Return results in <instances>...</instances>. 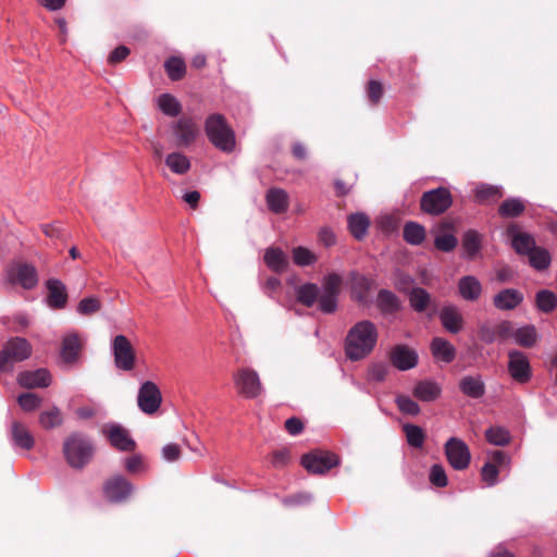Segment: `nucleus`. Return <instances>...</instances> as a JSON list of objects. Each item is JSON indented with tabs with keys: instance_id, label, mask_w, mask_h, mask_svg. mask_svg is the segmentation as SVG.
Here are the masks:
<instances>
[{
	"instance_id": "59",
	"label": "nucleus",
	"mask_w": 557,
	"mask_h": 557,
	"mask_svg": "<svg viewBox=\"0 0 557 557\" xmlns=\"http://www.w3.org/2000/svg\"><path fill=\"white\" fill-rule=\"evenodd\" d=\"M388 373V368L383 363H375L369 370L370 380L382 382Z\"/></svg>"
},
{
	"instance_id": "63",
	"label": "nucleus",
	"mask_w": 557,
	"mask_h": 557,
	"mask_svg": "<svg viewBox=\"0 0 557 557\" xmlns=\"http://www.w3.org/2000/svg\"><path fill=\"white\" fill-rule=\"evenodd\" d=\"M496 281L499 283H509L515 277V271L509 265H504L495 271Z\"/></svg>"
},
{
	"instance_id": "62",
	"label": "nucleus",
	"mask_w": 557,
	"mask_h": 557,
	"mask_svg": "<svg viewBox=\"0 0 557 557\" xmlns=\"http://www.w3.org/2000/svg\"><path fill=\"white\" fill-rule=\"evenodd\" d=\"M285 430L290 435H298L304 430V423L299 418L292 417L285 421Z\"/></svg>"
},
{
	"instance_id": "42",
	"label": "nucleus",
	"mask_w": 557,
	"mask_h": 557,
	"mask_svg": "<svg viewBox=\"0 0 557 557\" xmlns=\"http://www.w3.org/2000/svg\"><path fill=\"white\" fill-rule=\"evenodd\" d=\"M159 109L169 116H177L182 112V106L177 99L170 94H162L158 98Z\"/></svg>"
},
{
	"instance_id": "60",
	"label": "nucleus",
	"mask_w": 557,
	"mask_h": 557,
	"mask_svg": "<svg viewBox=\"0 0 557 557\" xmlns=\"http://www.w3.org/2000/svg\"><path fill=\"white\" fill-rule=\"evenodd\" d=\"M125 469L128 473H137L144 469L141 456L134 455L125 459Z\"/></svg>"
},
{
	"instance_id": "18",
	"label": "nucleus",
	"mask_w": 557,
	"mask_h": 557,
	"mask_svg": "<svg viewBox=\"0 0 557 557\" xmlns=\"http://www.w3.org/2000/svg\"><path fill=\"white\" fill-rule=\"evenodd\" d=\"M83 350V341L78 333L71 332L62 338L60 357L66 364H74L78 361Z\"/></svg>"
},
{
	"instance_id": "39",
	"label": "nucleus",
	"mask_w": 557,
	"mask_h": 557,
	"mask_svg": "<svg viewBox=\"0 0 557 557\" xmlns=\"http://www.w3.org/2000/svg\"><path fill=\"white\" fill-rule=\"evenodd\" d=\"M535 305L540 311L549 313L557 307V296L548 289H541L535 295Z\"/></svg>"
},
{
	"instance_id": "5",
	"label": "nucleus",
	"mask_w": 557,
	"mask_h": 557,
	"mask_svg": "<svg viewBox=\"0 0 557 557\" xmlns=\"http://www.w3.org/2000/svg\"><path fill=\"white\" fill-rule=\"evenodd\" d=\"M453 205V195L447 187L424 191L420 198V209L430 215H441Z\"/></svg>"
},
{
	"instance_id": "9",
	"label": "nucleus",
	"mask_w": 557,
	"mask_h": 557,
	"mask_svg": "<svg viewBox=\"0 0 557 557\" xmlns=\"http://www.w3.org/2000/svg\"><path fill=\"white\" fill-rule=\"evenodd\" d=\"M448 463L458 471L466 470L471 461V454L468 445L458 437H450L444 446Z\"/></svg>"
},
{
	"instance_id": "31",
	"label": "nucleus",
	"mask_w": 557,
	"mask_h": 557,
	"mask_svg": "<svg viewBox=\"0 0 557 557\" xmlns=\"http://www.w3.org/2000/svg\"><path fill=\"white\" fill-rule=\"evenodd\" d=\"M408 299L410 307L419 313L424 312L432 304L431 294L422 287H412L408 292Z\"/></svg>"
},
{
	"instance_id": "28",
	"label": "nucleus",
	"mask_w": 557,
	"mask_h": 557,
	"mask_svg": "<svg viewBox=\"0 0 557 557\" xmlns=\"http://www.w3.org/2000/svg\"><path fill=\"white\" fill-rule=\"evenodd\" d=\"M459 388L468 397L478 399L485 394V385L480 376H463L459 382Z\"/></svg>"
},
{
	"instance_id": "13",
	"label": "nucleus",
	"mask_w": 557,
	"mask_h": 557,
	"mask_svg": "<svg viewBox=\"0 0 557 557\" xmlns=\"http://www.w3.org/2000/svg\"><path fill=\"white\" fill-rule=\"evenodd\" d=\"M161 401V392L153 382L146 381L141 384L138 391L137 404L143 412L147 414L157 412L160 408Z\"/></svg>"
},
{
	"instance_id": "61",
	"label": "nucleus",
	"mask_w": 557,
	"mask_h": 557,
	"mask_svg": "<svg viewBox=\"0 0 557 557\" xmlns=\"http://www.w3.org/2000/svg\"><path fill=\"white\" fill-rule=\"evenodd\" d=\"M129 49L126 46H119L108 57L110 64H116L125 60L129 54Z\"/></svg>"
},
{
	"instance_id": "1",
	"label": "nucleus",
	"mask_w": 557,
	"mask_h": 557,
	"mask_svg": "<svg viewBox=\"0 0 557 557\" xmlns=\"http://www.w3.org/2000/svg\"><path fill=\"white\" fill-rule=\"evenodd\" d=\"M377 330L373 322L363 320L356 323L345 339V352L348 359L357 361L367 357L375 347Z\"/></svg>"
},
{
	"instance_id": "19",
	"label": "nucleus",
	"mask_w": 557,
	"mask_h": 557,
	"mask_svg": "<svg viewBox=\"0 0 557 557\" xmlns=\"http://www.w3.org/2000/svg\"><path fill=\"white\" fill-rule=\"evenodd\" d=\"M173 134L177 146H189L198 135V126L191 117L183 116L173 123Z\"/></svg>"
},
{
	"instance_id": "49",
	"label": "nucleus",
	"mask_w": 557,
	"mask_h": 557,
	"mask_svg": "<svg viewBox=\"0 0 557 557\" xmlns=\"http://www.w3.org/2000/svg\"><path fill=\"white\" fill-rule=\"evenodd\" d=\"M293 260L297 265H310L317 260L315 255L305 247H296L293 249Z\"/></svg>"
},
{
	"instance_id": "32",
	"label": "nucleus",
	"mask_w": 557,
	"mask_h": 557,
	"mask_svg": "<svg viewBox=\"0 0 557 557\" xmlns=\"http://www.w3.org/2000/svg\"><path fill=\"white\" fill-rule=\"evenodd\" d=\"M376 306L384 314H392L399 310L400 301L391 290L381 289L377 294Z\"/></svg>"
},
{
	"instance_id": "24",
	"label": "nucleus",
	"mask_w": 557,
	"mask_h": 557,
	"mask_svg": "<svg viewBox=\"0 0 557 557\" xmlns=\"http://www.w3.org/2000/svg\"><path fill=\"white\" fill-rule=\"evenodd\" d=\"M458 292L462 299L476 301L482 295V284L473 275H466L458 281Z\"/></svg>"
},
{
	"instance_id": "14",
	"label": "nucleus",
	"mask_w": 557,
	"mask_h": 557,
	"mask_svg": "<svg viewBox=\"0 0 557 557\" xmlns=\"http://www.w3.org/2000/svg\"><path fill=\"white\" fill-rule=\"evenodd\" d=\"M102 433L107 436L110 444L119 450L134 451L136 448V443L129 436L128 431L120 424H106L102 429Z\"/></svg>"
},
{
	"instance_id": "37",
	"label": "nucleus",
	"mask_w": 557,
	"mask_h": 557,
	"mask_svg": "<svg viewBox=\"0 0 557 557\" xmlns=\"http://www.w3.org/2000/svg\"><path fill=\"white\" fill-rule=\"evenodd\" d=\"M404 239L410 245H420L425 238V228L417 222H407L403 232Z\"/></svg>"
},
{
	"instance_id": "8",
	"label": "nucleus",
	"mask_w": 557,
	"mask_h": 557,
	"mask_svg": "<svg viewBox=\"0 0 557 557\" xmlns=\"http://www.w3.org/2000/svg\"><path fill=\"white\" fill-rule=\"evenodd\" d=\"M114 364L119 370L132 371L136 366V351L125 335H116L112 339Z\"/></svg>"
},
{
	"instance_id": "35",
	"label": "nucleus",
	"mask_w": 557,
	"mask_h": 557,
	"mask_svg": "<svg viewBox=\"0 0 557 557\" xmlns=\"http://www.w3.org/2000/svg\"><path fill=\"white\" fill-rule=\"evenodd\" d=\"M319 295L320 288L313 283L302 284L296 289L297 300L308 308H311L317 302Z\"/></svg>"
},
{
	"instance_id": "10",
	"label": "nucleus",
	"mask_w": 557,
	"mask_h": 557,
	"mask_svg": "<svg viewBox=\"0 0 557 557\" xmlns=\"http://www.w3.org/2000/svg\"><path fill=\"white\" fill-rule=\"evenodd\" d=\"M8 281L12 285H20L24 289L30 290L37 286L39 277L33 264L16 262L8 269Z\"/></svg>"
},
{
	"instance_id": "3",
	"label": "nucleus",
	"mask_w": 557,
	"mask_h": 557,
	"mask_svg": "<svg viewBox=\"0 0 557 557\" xmlns=\"http://www.w3.org/2000/svg\"><path fill=\"white\" fill-rule=\"evenodd\" d=\"M205 131L210 143L223 152H232L235 148V134L227 125L223 115L214 113L207 117Z\"/></svg>"
},
{
	"instance_id": "51",
	"label": "nucleus",
	"mask_w": 557,
	"mask_h": 557,
	"mask_svg": "<svg viewBox=\"0 0 557 557\" xmlns=\"http://www.w3.org/2000/svg\"><path fill=\"white\" fill-rule=\"evenodd\" d=\"M366 92L369 102L373 106H376L383 97L384 87L379 81L371 79L367 84Z\"/></svg>"
},
{
	"instance_id": "41",
	"label": "nucleus",
	"mask_w": 557,
	"mask_h": 557,
	"mask_svg": "<svg viewBox=\"0 0 557 557\" xmlns=\"http://www.w3.org/2000/svg\"><path fill=\"white\" fill-rule=\"evenodd\" d=\"M165 71L171 81H181L186 74V64L182 58L171 57L164 63Z\"/></svg>"
},
{
	"instance_id": "47",
	"label": "nucleus",
	"mask_w": 557,
	"mask_h": 557,
	"mask_svg": "<svg viewBox=\"0 0 557 557\" xmlns=\"http://www.w3.org/2000/svg\"><path fill=\"white\" fill-rule=\"evenodd\" d=\"M530 263L536 270H545L550 263L549 253L545 249L534 247L529 253Z\"/></svg>"
},
{
	"instance_id": "34",
	"label": "nucleus",
	"mask_w": 557,
	"mask_h": 557,
	"mask_svg": "<svg viewBox=\"0 0 557 557\" xmlns=\"http://www.w3.org/2000/svg\"><path fill=\"white\" fill-rule=\"evenodd\" d=\"M516 226L510 225L508 233L512 236V247L520 255H529L534 248V239L527 233H515Z\"/></svg>"
},
{
	"instance_id": "54",
	"label": "nucleus",
	"mask_w": 557,
	"mask_h": 557,
	"mask_svg": "<svg viewBox=\"0 0 557 557\" xmlns=\"http://www.w3.org/2000/svg\"><path fill=\"white\" fill-rule=\"evenodd\" d=\"M429 480L436 487H445L448 484L444 467L438 463L431 467Z\"/></svg>"
},
{
	"instance_id": "29",
	"label": "nucleus",
	"mask_w": 557,
	"mask_h": 557,
	"mask_svg": "<svg viewBox=\"0 0 557 557\" xmlns=\"http://www.w3.org/2000/svg\"><path fill=\"white\" fill-rule=\"evenodd\" d=\"M264 262L273 272L283 273L288 265V259L280 248L270 247L265 250Z\"/></svg>"
},
{
	"instance_id": "17",
	"label": "nucleus",
	"mask_w": 557,
	"mask_h": 557,
	"mask_svg": "<svg viewBox=\"0 0 557 557\" xmlns=\"http://www.w3.org/2000/svg\"><path fill=\"white\" fill-rule=\"evenodd\" d=\"M47 305L54 310L64 309L69 301L66 286L58 278H49L46 281Z\"/></svg>"
},
{
	"instance_id": "44",
	"label": "nucleus",
	"mask_w": 557,
	"mask_h": 557,
	"mask_svg": "<svg viewBox=\"0 0 557 557\" xmlns=\"http://www.w3.org/2000/svg\"><path fill=\"white\" fill-rule=\"evenodd\" d=\"M403 431L406 435L407 443L413 448H421L425 441V433L422 428L416 424H405Z\"/></svg>"
},
{
	"instance_id": "30",
	"label": "nucleus",
	"mask_w": 557,
	"mask_h": 557,
	"mask_svg": "<svg viewBox=\"0 0 557 557\" xmlns=\"http://www.w3.org/2000/svg\"><path fill=\"white\" fill-rule=\"evenodd\" d=\"M267 203L274 213H284L288 209V195L284 189L271 188L267 193Z\"/></svg>"
},
{
	"instance_id": "25",
	"label": "nucleus",
	"mask_w": 557,
	"mask_h": 557,
	"mask_svg": "<svg viewBox=\"0 0 557 557\" xmlns=\"http://www.w3.org/2000/svg\"><path fill=\"white\" fill-rule=\"evenodd\" d=\"M433 357L445 363H450L456 358V348L443 337H434L430 345Z\"/></svg>"
},
{
	"instance_id": "46",
	"label": "nucleus",
	"mask_w": 557,
	"mask_h": 557,
	"mask_svg": "<svg viewBox=\"0 0 557 557\" xmlns=\"http://www.w3.org/2000/svg\"><path fill=\"white\" fill-rule=\"evenodd\" d=\"M485 438L491 444L497 446H505L510 442L509 432L499 426H492L485 431Z\"/></svg>"
},
{
	"instance_id": "2",
	"label": "nucleus",
	"mask_w": 557,
	"mask_h": 557,
	"mask_svg": "<svg viewBox=\"0 0 557 557\" xmlns=\"http://www.w3.org/2000/svg\"><path fill=\"white\" fill-rule=\"evenodd\" d=\"M63 454L70 467L81 470L91 461L95 446L87 435L74 432L65 438Z\"/></svg>"
},
{
	"instance_id": "43",
	"label": "nucleus",
	"mask_w": 557,
	"mask_h": 557,
	"mask_svg": "<svg viewBox=\"0 0 557 557\" xmlns=\"http://www.w3.org/2000/svg\"><path fill=\"white\" fill-rule=\"evenodd\" d=\"M62 423L63 416L58 407H52L39 414V424L46 430L60 426Z\"/></svg>"
},
{
	"instance_id": "7",
	"label": "nucleus",
	"mask_w": 557,
	"mask_h": 557,
	"mask_svg": "<svg viewBox=\"0 0 557 557\" xmlns=\"http://www.w3.org/2000/svg\"><path fill=\"white\" fill-rule=\"evenodd\" d=\"M338 463L337 455L324 450H313L301 458L302 467L312 474H324Z\"/></svg>"
},
{
	"instance_id": "36",
	"label": "nucleus",
	"mask_w": 557,
	"mask_h": 557,
	"mask_svg": "<svg viewBox=\"0 0 557 557\" xmlns=\"http://www.w3.org/2000/svg\"><path fill=\"white\" fill-rule=\"evenodd\" d=\"M370 226V220L366 214L355 213L348 216V227L351 235L360 240L367 234Z\"/></svg>"
},
{
	"instance_id": "40",
	"label": "nucleus",
	"mask_w": 557,
	"mask_h": 557,
	"mask_svg": "<svg viewBox=\"0 0 557 557\" xmlns=\"http://www.w3.org/2000/svg\"><path fill=\"white\" fill-rule=\"evenodd\" d=\"M524 203L518 198H508L498 208L502 218H516L523 213Z\"/></svg>"
},
{
	"instance_id": "22",
	"label": "nucleus",
	"mask_w": 557,
	"mask_h": 557,
	"mask_svg": "<svg viewBox=\"0 0 557 557\" xmlns=\"http://www.w3.org/2000/svg\"><path fill=\"white\" fill-rule=\"evenodd\" d=\"M440 320L443 327L451 334H457L463 329V317L456 306L443 307Z\"/></svg>"
},
{
	"instance_id": "11",
	"label": "nucleus",
	"mask_w": 557,
	"mask_h": 557,
	"mask_svg": "<svg viewBox=\"0 0 557 557\" xmlns=\"http://www.w3.org/2000/svg\"><path fill=\"white\" fill-rule=\"evenodd\" d=\"M234 382L240 395L256 398L262 392L258 373L250 368H242L234 375Z\"/></svg>"
},
{
	"instance_id": "57",
	"label": "nucleus",
	"mask_w": 557,
	"mask_h": 557,
	"mask_svg": "<svg viewBox=\"0 0 557 557\" xmlns=\"http://www.w3.org/2000/svg\"><path fill=\"white\" fill-rule=\"evenodd\" d=\"M337 297H338V295L323 293L318 299L319 309L323 313L335 312V310L337 308Z\"/></svg>"
},
{
	"instance_id": "26",
	"label": "nucleus",
	"mask_w": 557,
	"mask_h": 557,
	"mask_svg": "<svg viewBox=\"0 0 557 557\" xmlns=\"http://www.w3.org/2000/svg\"><path fill=\"white\" fill-rule=\"evenodd\" d=\"M412 393L419 400L430 403L436 400L441 396L442 388L434 381L423 380L416 384Z\"/></svg>"
},
{
	"instance_id": "21",
	"label": "nucleus",
	"mask_w": 557,
	"mask_h": 557,
	"mask_svg": "<svg viewBox=\"0 0 557 557\" xmlns=\"http://www.w3.org/2000/svg\"><path fill=\"white\" fill-rule=\"evenodd\" d=\"M523 301V294L515 288L502 289L493 297V305L502 311L516 309Z\"/></svg>"
},
{
	"instance_id": "16",
	"label": "nucleus",
	"mask_w": 557,
	"mask_h": 557,
	"mask_svg": "<svg viewBox=\"0 0 557 557\" xmlns=\"http://www.w3.org/2000/svg\"><path fill=\"white\" fill-rule=\"evenodd\" d=\"M479 337L486 344H492L496 341H505L511 337L512 323L510 321H502L496 325L483 323L479 327Z\"/></svg>"
},
{
	"instance_id": "27",
	"label": "nucleus",
	"mask_w": 557,
	"mask_h": 557,
	"mask_svg": "<svg viewBox=\"0 0 557 557\" xmlns=\"http://www.w3.org/2000/svg\"><path fill=\"white\" fill-rule=\"evenodd\" d=\"M504 193L500 187L490 184H479L474 189L475 201L480 205H491L498 201Z\"/></svg>"
},
{
	"instance_id": "50",
	"label": "nucleus",
	"mask_w": 557,
	"mask_h": 557,
	"mask_svg": "<svg viewBox=\"0 0 557 557\" xmlns=\"http://www.w3.org/2000/svg\"><path fill=\"white\" fill-rule=\"evenodd\" d=\"M17 403L24 411L30 412L41 405V398L34 393H23L17 397Z\"/></svg>"
},
{
	"instance_id": "12",
	"label": "nucleus",
	"mask_w": 557,
	"mask_h": 557,
	"mask_svg": "<svg viewBox=\"0 0 557 557\" xmlns=\"http://www.w3.org/2000/svg\"><path fill=\"white\" fill-rule=\"evenodd\" d=\"M508 373L515 382L520 384H525L531 380L532 369L524 352L520 350L508 352Z\"/></svg>"
},
{
	"instance_id": "38",
	"label": "nucleus",
	"mask_w": 557,
	"mask_h": 557,
	"mask_svg": "<svg viewBox=\"0 0 557 557\" xmlns=\"http://www.w3.org/2000/svg\"><path fill=\"white\" fill-rule=\"evenodd\" d=\"M165 164L170 168V170L175 173L183 175L187 173L190 169L189 159L180 152H172L168 154L165 158Z\"/></svg>"
},
{
	"instance_id": "15",
	"label": "nucleus",
	"mask_w": 557,
	"mask_h": 557,
	"mask_svg": "<svg viewBox=\"0 0 557 557\" xmlns=\"http://www.w3.org/2000/svg\"><path fill=\"white\" fill-rule=\"evenodd\" d=\"M391 363L400 371H407L418 364V354L405 344L394 346L388 354Z\"/></svg>"
},
{
	"instance_id": "33",
	"label": "nucleus",
	"mask_w": 557,
	"mask_h": 557,
	"mask_svg": "<svg viewBox=\"0 0 557 557\" xmlns=\"http://www.w3.org/2000/svg\"><path fill=\"white\" fill-rule=\"evenodd\" d=\"M511 337L516 343L524 348H531L537 343V332L534 325H524L517 330L512 329Z\"/></svg>"
},
{
	"instance_id": "56",
	"label": "nucleus",
	"mask_w": 557,
	"mask_h": 557,
	"mask_svg": "<svg viewBox=\"0 0 557 557\" xmlns=\"http://www.w3.org/2000/svg\"><path fill=\"white\" fill-rule=\"evenodd\" d=\"M499 469L495 463H490L488 461L484 463L481 469L482 480L488 485L493 486L497 483Z\"/></svg>"
},
{
	"instance_id": "23",
	"label": "nucleus",
	"mask_w": 557,
	"mask_h": 557,
	"mask_svg": "<svg viewBox=\"0 0 557 557\" xmlns=\"http://www.w3.org/2000/svg\"><path fill=\"white\" fill-rule=\"evenodd\" d=\"M11 441L17 448L30 450L35 445V438L30 431L20 421H13L11 425Z\"/></svg>"
},
{
	"instance_id": "6",
	"label": "nucleus",
	"mask_w": 557,
	"mask_h": 557,
	"mask_svg": "<svg viewBox=\"0 0 557 557\" xmlns=\"http://www.w3.org/2000/svg\"><path fill=\"white\" fill-rule=\"evenodd\" d=\"M134 490L133 483L122 474L111 475L102 484L103 496L114 504L126 502Z\"/></svg>"
},
{
	"instance_id": "58",
	"label": "nucleus",
	"mask_w": 557,
	"mask_h": 557,
	"mask_svg": "<svg viewBox=\"0 0 557 557\" xmlns=\"http://www.w3.org/2000/svg\"><path fill=\"white\" fill-rule=\"evenodd\" d=\"M41 231L47 237L52 239H64L66 235L64 230L57 223L42 224Z\"/></svg>"
},
{
	"instance_id": "52",
	"label": "nucleus",
	"mask_w": 557,
	"mask_h": 557,
	"mask_svg": "<svg viewBox=\"0 0 557 557\" xmlns=\"http://www.w3.org/2000/svg\"><path fill=\"white\" fill-rule=\"evenodd\" d=\"M101 309L100 300L96 297L82 299L77 305V312L82 315H91Z\"/></svg>"
},
{
	"instance_id": "20",
	"label": "nucleus",
	"mask_w": 557,
	"mask_h": 557,
	"mask_svg": "<svg viewBox=\"0 0 557 557\" xmlns=\"http://www.w3.org/2000/svg\"><path fill=\"white\" fill-rule=\"evenodd\" d=\"M18 384L24 388H42L51 383V375L47 369L24 371L17 376Z\"/></svg>"
},
{
	"instance_id": "53",
	"label": "nucleus",
	"mask_w": 557,
	"mask_h": 557,
	"mask_svg": "<svg viewBox=\"0 0 557 557\" xmlns=\"http://www.w3.org/2000/svg\"><path fill=\"white\" fill-rule=\"evenodd\" d=\"M343 280L336 273L327 274L322 282L323 293L339 295Z\"/></svg>"
},
{
	"instance_id": "55",
	"label": "nucleus",
	"mask_w": 557,
	"mask_h": 557,
	"mask_svg": "<svg viewBox=\"0 0 557 557\" xmlns=\"http://www.w3.org/2000/svg\"><path fill=\"white\" fill-rule=\"evenodd\" d=\"M457 244H458L457 238L451 234H443V235L436 236V238L434 240L435 248L441 251H444V252H449V251L454 250L456 248Z\"/></svg>"
},
{
	"instance_id": "48",
	"label": "nucleus",
	"mask_w": 557,
	"mask_h": 557,
	"mask_svg": "<svg viewBox=\"0 0 557 557\" xmlns=\"http://www.w3.org/2000/svg\"><path fill=\"white\" fill-rule=\"evenodd\" d=\"M397 408L404 414L417 416L420 413V406L407 395H398L395 399Z\"/></svg>"
},
{
	"instance_id": "4",
	"label": "nucleus",
	"mask_w": 557,
	"mask_h": 557,
	"mask_svg": "<svg viewBox=\"0 0 557 557\" xmlns=\"http://www.w3.org/2000/svg\"><path fill=\"white\" fill-rule=\"evenodd\" d=\"M33 347L24 337L10 338L0 350V371H11L13 364L28 359Z\"/></svg>"
},
{
	"instance_id": "45",
	"label": "nucleus",
	"mask_w": 557,
	"mask_h": 557,
	"mask_svg": "<svg viewBox=\"0 0 557 557\" xmlns=\"http://www.w3.org/2000/svg\"><path fill=\"white\" fill-rule=\"evenodd\" d=\"M462 245L470 258H473L481 248V235L473 230H469L465 233Z\"/></svg>"
},
{
	"instance_id": "64",
	"label": "nucleus",
	"mask_w": 557,
	"mask_h": 557,
	"mask_svg": "<svg viewBox=\"0 0 557 557\" xmlns=\"http://www.w3.org/2000/svg\"><path fill=\"white\" fill-rule=\"evenodd\" d=\"M162 456L168 461H175L181 456V448L177 444H168L162 449Z\"/></svg>"
}]
</instances>
